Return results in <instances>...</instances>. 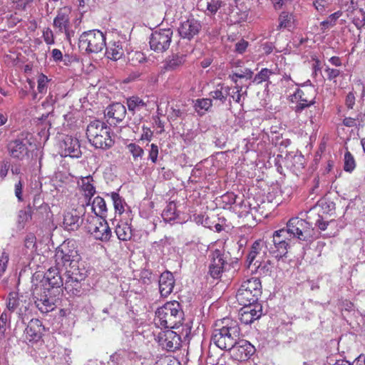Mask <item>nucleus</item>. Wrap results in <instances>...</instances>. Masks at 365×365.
<instances>
[{
    "label": "nucleus",
    "mask_w": 365,
    "mask_h": 365,
    "mask_svg": "<svg viewBox=\"0 0 365 365\" xmlns=\"http://www.w3.org/2000/svg\"><path fill=\"white\" fill-rule=\"evenodd\" d=\"M78 44L87 53H98L106 46V36L98 29L85 31L80 36Z\"/></svg>",
    "instance_id": "nucleus-7"
},
{
    "label": "nucleus",
    "mask_w": 365,
    "mask_h": 365,
    "mask_svg": "<svg viewBox=\"0 0 365 365\" xmlns=\"http://www.w3.org/2000/svg\"><path fill=\"white\" fill-rule=\"evenodd\" d=\"M212 106V100L210 98L197 99L195 103V108L197 113L201 110L207 111Z\"/></svg>",
    "instance_id": "nucleus-42"
},
{
    "label": "nucleus",
    "mask_w": 365,
    "mask_h": 365,
    "mask_svg": "<svg viewBox=\"0 0 365 365\" xmlns=\"http://www.w3.org/2000/svg\"><path fill=\"white\" fill-rule=\"evenodd\" d=\"M226 263L223 255L219 250H215L211 255V262L209 265V274L214 279H218L224 270Z\"/></svg>",
    "instance_id": "nucleus-15"
},
{
    "label": "nucleus",
    "mask_w": 365,
    "mask_h": 365,
    "mask_svg": "<svg viewBox=\"0 0 365 365\" xmlns=\"http://www.w3.org/2000/svg\"><path fill=\"white\" fill-rule=\"evenodd\" d=\"M346 106L349 109H352L355 104V96L352 92H349L346 97L345 101Z\"/></svg>",
    "instance_id": "nucleus-59"
},
{
    "label": "nucleus",
    "mask_w": 365,
    "mask_h": 365,
    "mask_svg": "<svg viewBox=\"0 0 365 365\" xmlns=\"http://www.w3.org/2000/svg\"><path fill=\"white\" fill-rule=\"evenodd\" d=\"M43 38L48 45H53L55 43L53 32L50 28H46L43 31Z\"/></svg>",
    "instance_id": "nucleus-50"
},
{
    "label": "nucleus",
    "mask_w": 365,
    "mask_h": 365,
    "mask_svg": "<svg viewBox=\"0 0 365 365\" xmlns=\"http://www.w3.org/2000/svg\"><path fill=\"white\" fill-rule=\"evenodd\" d=\"M93 178L91 176L82 178L78 185L81 187V191L83 192L86 199L88 200L86 205H90V201L92 197L96 193V189L92 184Z\"/></svg>",
    "instance_id": "nucleus-28"
},
{
    "label": "nucleus",
    "mask_w": 365,
    "mask_h": 365,
    "mask_svg": "<svg viewBox=\"0 0 365 365\" xmlns=\"http://www.w3.org/2000/svg\"><path fill=\"white\" fill-rule=\"evenodd\" d=\"M325 73H327L328 79L331 81L335 79L341 73L339 70L329 67L325 69Z\"/></svg>",
    "instance_id": "nucleus-57"
},
{
    "label": "nucleus",
    "mask_w": 365,
    "mask_h": 365,
    "mask_svg": "<svg viewBox=\"0 0 365 365\" xmlns=\"http://www.w3.org/2000/svg\"><path fill=\"white\" fill-rule=\"evenodd\" d=\"M326 4L327 2L325 0H316L314 2L315 9L319 12H323L324 11Z\"/></svg>",
    "instance_id": "nucleus-60"
},
{
    "label": "nucleus",
    "mask_w": 365,
    "mask_h": 365,
    "mask_svg": "<svg viewBox=\"0 0 365 365\" xmlns=\"http://www.w3.org/2000/svg\"><path fill=\"white\" fill-rule=\"evenodd\" d=\"M48 82H49L48 78L44 74L41 73L40 75L38 76V78H37V83H38L37 89H38V93H45L46 92L47 88H48Z\"/></svg>",
    "instance_id": "nucleus-46"
},
{
    "label": "nucleus",
    "mask_w": 365,
    "mask_h": 365,
    "mask_svg": "<svg viewBox=\"0 0 365 365\" xmlns=\"http://www.w3.org/2000/svg\"><path fill=\"white\" fill-rule=\"evenodd\" d=\"M126 105L129 113L133 115H137L139 119L142 118V113L148 111V104L138 96H131L126 100Z\"/></svg>",
    "instance_id": "nucleus-20"
},
{
    "label": "nucleus",
    "mask_w": 365,
    "mask_h": 365,
    "mask_svg": "<svg viewBox=\"0 0 365 365\" xmlns=\"http://www.w3.org/2000/svg\"><path fill=\"white\" fill-rule=\"evenodd\" d=\"M158 146L154 143H152L150 145V149L148 151V159L150 160L153 163H155L158 160Z\"/></svg>",
    "instance_id": "nucleus-52"
},
{
    "label": "nucleus",
    "mask_w": 365,
    "mask_h": 365,
    "mask_svg": "<svg viewBox=\"0 0 365 365\" xmlns=\"http://www.w3.org/2000/svg\"><path fill=\"white\" fill-rule=\"evenodd\" d=\"M289 0H272L274 7L275 9H281L284 6H287V4Z\"/></svg>",
    "instance_id": "nucleus-61"
},
{
    "label": "nucleus",
    "mask_w": 365,
    "mask_h": 365,
    "mask_svg": "<svg viewBox=\"0 0 365 365\" xmlns=\"http://www.w3.org/2000/svg\"><path fill=\"white\" fill-rule=\"evenodd\" d=\"M355 167L356 162L354 156L349 151H346L344 154V170L351 173L354 170Z\"/></svg>",
    "instance_id": "nucleus-41"
},
{
    "label": "nucleus",
    "mask_w": 365,
    "mask_h": 365,
    "mask_svg": "<svg viewBox=\"0 0 365 365\" xmlns=\"http://www.w3.org/2000/svg\"><path fill=\"white\" fill-rule=\"evenodd\" d=\"M107 137L105 135H100L99 137H96L94 139L89 140V142L96 148L106 150L111 148L114 144V140L110 136V130L106 132Z\"/></svg>",
    "instance_id": "nucleus-30"
},
{
    "label": "nucleus",
    "mask_w": 365,
    "mask_h": 365,
    "mask_svg": "<svg viewBox=\"0 0 365 365\" xmlns=\"http://www.w3.org/2000/svg\"><path fill=\"white\" fill-rule=\"evenodd\" d=\"M126 108L120 103H115L108 106L105 110V116L110 125L121 123L126 116Z\"/></svg>",
    "instance_id": "nucleus-13"
},
{
    "label": "nucleus",
    "mask_w": 365,
    "mask_h": 365,
    "mask_svg": "<svg viewBox=\"0 0 365 365\" xmlns=\"http://www.w3.org/2000/svg\"><path fill=\"white\" fill-rule=\"evenodd\" d=\"M342 13L341 11H336L332 14H331L328 19L330 21V26H333L335 24L336 21L341 16Z\"/></svg>",
    "instance_id": "nucleus-62"
},
{
    "label": "nucleus",
    "mask_w": 365,
    "mask_h": 365,
    "mask_svg": "<svg viewBox=\"0 0 365 365\" xmlns=\"http://www.w3.org/2000/svg\"><path fill=\"white\" fill-rule=\"evenodd\" d=\"M106 56L113 61L120 59L123 56V48L120 41H110L106 47Z\"/></svg>",
    "instance_id": "nucleus-29"
},
{
    "label": "nucleus",
    "mask_w": 365,
    "mask_h": 365,
    "mask_svg": "<svg viewBox=\"0 0 365 365\" xmlns=\"http://www.w3.org/2000/svg\"><path fill=\"white\" fill-rule=\"evenodd\" d=\"M79 213L76 210L66 211L63 215V225L68 231H74L78 229L81 225Z\"/></svg>",
    "instance_id": "nucleus-21"
},
{
    "label": "nucleus",
    "mask_w": 365,
    "mask_h": 365,
    "mask_svg": "<svg viewBox=\"0 0 365 365\" xmlns=\"http://www.w3.org/2000/svg\"><path fill=\"white\" fill-rule=\"evenodd\" d=\"M359 0H339V4L342 9L349 11L354 9Z\"/></svg>",
    "instance_id": "nucleus-51"
},
{
    "label": "nucleus",
    "mask_w": 365,
    "mask_h": 365,
    "mask_svg": "<svg viewBox=\"0 0 365 365\" xmlns=\"http://www.w3.org/2000/svg\"><path fill=\"white\" fill-rule=\"evenodd\" d=\"M273 72L268 68H262L254 78L253 82L259 84L269 79Z\"/></svg>",
    "instance_id": "nucleus-44"
},
{
    "label": "nucleus",
    "mask_w": 365,
    "mask_h": 365,
    "mask_svg": "<svg viewBox=\"0 0 365 365\" xmlns=\"http://www.w3.org/2000/svg\"><path fill=\"white\" fill-rule=\"evenodd\" d=\"M31 217L32 211L29 206L26 209L19 210L16 220L18 228L24 229L26 223L31 220Z\"/></svg>",
    "instance_id": "nucleus-37"
},
{
    "label": "nucleus",
    "mask_w": 365,
    "mask_h": 365,
    "mask_svg": "<svg viewBox=\"0 0 365 365\" xmlns=\"http://www.w3.org/2000/svg\"><path fill=\"white\" fill-rule=\"evenodd\" d=\"M273 264L270 260H260L249 267L252 272L257 273L261 277L270 276L273 270Z\"/></svg>",
    "instance_id": "nucleus-26"
},
{
    "label": "nucleus",
    "mask_w": 365,
    "mask_h": 365,
    "mask_svg": "<svg viewBox=\"0 0 365 365\" xmlns=\"http://www.w3.org/2000/svg\"><path fill=\"white\" fill-rule=\"evenodd\" d=\"M65 269L64 290L69 295H78L81 292V282L87 277V270L80 261Z\"/></svg>",
    "instance_id": "nucleus-4"
},
{
    "label": "nucleus",
    "mask_w": 365,
    "mask_h": 365,
    "mask_svg": "<svg viewBox=\"0 0 365 365\" xmlns=\"http://www.w3.org/2000/svg\"><path fill=\"white\" fill-rule=\"evenodd\" d=\"M22 189H23V182L20 178L18 182L15 184V195L17 197L19 202L23 201L22 197Z\"/></svg>",
    "instance_id": "nucleus-55"
},
{
    "label": "nucleus",
    "mask_w": 365,
    "mask_h": 365,
    "mask_svg": "<svg viewBox=\"0 0 365 365\" xmlns=\"http://www.w3.org/2000/svg\"><path fill=\"white\" fill-rule=\"evenodd\" d=\"M315 91L313 87L304 86L298 88L292 97V101H297L294 110L296 113H301L305 108L313 105L315 101Z\"/></svg>",
    "instance_id": "nucleus-10"
},
{
    "label": "nucleus",
    "mask_w": 365,
    "mask_h": 365,
    "mask_svg": "<svg viewBox=\"0 0 365 365\" xmlns=\"http://www.w3.org/2000/svg\"><path fill=\"white\" fill-rule=\"evenodd\" d=\"M55 263L58 268L66 269L69 265L79 262L81 259L74 242L64 241L55 251Z\"/></svg>",
    "instance_id": "nucleus-6"
},
{
    "label": "nucleus",
    "mask_w": 365,
    "mask_h": 365,
    "mask_svg": "<svg viewBox=\"0 0 365 365\" xmlns=\"http://www.w3.org/2000/svg\"><path fill=\"white\" fill-rule=\"evenodd\" d=\"M24 303L23 296L20 297L17 292H11L8 296L6 307L11 312L17 310L22 312L23 307L25 309H26V307L24 306Z\"/></svg>",
    "instance_id": "nucleus-32"
},
{
    "label": "nucleus",
    "mask_w": 365,
    "mask_h": 365,
    "mask_svg": "<svg viewBox=\"0 0 365 365\" xmlns=\"http://www.w3.org/2000/svg\"><path fill=\"white\" fill-rule=\"evenodd\" d=\"M86 228L96 239L103 242L110 240L112 232L107 221L99 216H91L87 218Z\"/></svg>",
    "instance_id": "nucleus-8"
},
{
    "label": "nucleus",
    "mask_w": 365,
    "mask_h": 365,
    "mask_svg": "<svg viewBox=\"0 0 365 365\" xmlns=\"http://www.w3.org/2000/svg\"><path fill=\"white\" fill-rule=\"evenodd\" d=\"M9 167L10 166H9V164L8 162L3 163L1 170H0L1 178H4L6 176L8 171L9 170Z\"/></svg>",
    "instance_id": "nucleus-63"
},
{
    "label": "nucleus",
    "mask_w": 365,
    "mask_h": 365,
    "mask_svg": "<svg viewBox=\"0 0 365 365\" xmlns=\"http://www.w3.org/2000/svg\"><path fill=\"white\" fill-rule=\"evenodd\" d=\"M176 211L177 207L175 203L174 202H169L163 212L162 217L163 220L166 222H171L175 220L178 217Z\"/></svg>",
    "instance_id": "nucleus-39"
},
{
    "label": "nucleus",
    "mask_w": 365,
    "mask_h": 365,
    "mask_svg": "<svg viewBox=\"0 0 365 365\" xmlns=\"http://www.w3.org/2000/svg\"><path fill=\"white\" fill-rule=\"evenodd\" d=\"M60 269H61L56 266L55 267H51L46 273V279L52 287H60L61 286L64 287L65 277H63L60 274Z\"/></svg>",
    "instance_id": "nucleus-25"
},
{
    "label": "nucleus",
    "mask_w": 365,
    "mask_h": 365,
    "mask_svg": "<svg viewBox=\"0 0 365 365\" xmlns=\"http://www.w3.org/2000/svg\"><path fill=\"white\" fill-rule=\"evenodd\" d=\"M153 273L148 269H144L140 273V279L143 284H150L153 281Z\"/></svg>",
    "instance_id": "nucleus-53"
},
{
    "label": "nucleus",
    "mask_w": 365,
    "mask_h": 365,
    "mask_svg": "<svg viewBox=\"0 0 365 365\" xmlns=\"http://www.w3.org/2000/svg\"><path fill=\"white\" fill-rule=\"evenodd\" d=\"M227 351L233 359L237 361H246L255 352V348L248 341L239 339L237 343Z\"/></svg>",
    "instance_id": "nucleus-11"
},
{
    "label": "nucleus",
    "mask_w": 365,
    "mask_h": 365,
    "mask_svg": "<svg viewBox=\"0 0 365 365\" xmlns=\"http://www.w3.org/2000/svg\"><path fill=\"white\" fill-rule=\"evenodd\" d=\"M200 29L201 24L199 21L189 19L181 23L178 32L181 37L190 40L199 33Z\"/></svg>",
    "instance_id": "nucleus-16"
},
{
    "label": "nucleus",
    "mask_w": 365,
    "mask_h": 365,
    "mask_svg": "<svg viewBox=\"0 0 365 365\" xmlns=\"http://www.w3.org/2000/svg\"><path fill=\"white\" fill-rule=\"evenodd\" d=\"M173 34V32L171 29H159L153 31L149 41L150 48L158 53L167 51L170 46Z\"/></svg>",
    "instance_id": "nucleus-9"
},
{
    "label": "nucleus",
    "mask_w": 365,
    "mask_h": 365,
    "mask_svg": "<svg viewBox=\"0 0 365 365\" xmlns=\"http://www.w3.org/2000/svg\"><path fill=\"white\" fill-rule=\"evenodd\" d=\"M352 21L357 29H361L365 25V13L362 9L356 11Z\"/></svg>",
    "instance_id": "nucleus-45"
},
{
    "label": "nucleus",
    "mask_w": 365,
    "mask_h": 365,
    "mask_svg": "<svg viewBox=\"0 0 365 365\" xmlns=\"http://www.w3.org/2000/svg\"><path fill=\"white\" fill-rule=\"evenodd\" d=\"M162 344L168 351H174L180 347V336L175 332L168 330L165 334V339Z\"/></svg>",
    "instance_id": "nucleus-33"
},
{
    "label": "nucleus",
    "mask_w": 365,
    "mask_h": 365,
    "mask_svg": "<svg viewBox=\"0 0 365 365\" xmlns=\"http://www.w3.org/2000/svg\"><path fill=\"white\" fill-rule=\"evenodd\" d=\"M10 317L6 312H3L0 316V339L4 337V334L6 330V322Z\"/></svg>",
    "instance_id": "nucleus-48"
},
{
    "label": "nucleus",
    "mask_w": 365,
    "mask_h": 365,
    "mask_svg": "<svg viewBox=\"0 0 365 365\" xmlns=\"http://www.w3.org/2000/svg\"><path fill=\"white\" fill-rule=\"evenodd\" d=\"M230 88L228 87L225 88V93L220 89H216L212 92H210V96L215 100H219L222 103H225L227 98V96L229 93Z\"/></svg>",
    "instance_id": "nucleus-47"
},
{
    "label": "nucleus",
    "mask_w": 365,
    "mask_h": 365,
    "mask_svg": "<svg viewBox=\"0 0 365 365\" xmlns=\"http://www.w3.org/2000/svg\"><path fill=\"white\" fill-rule=\"evenodd\" d=\"M186 55L174 54L169 56L165 63L167 71H175L180 68L185 62Z\"/></svg>",
    "instance_id": "nucleus-34"
},
{
    "label": "nucleus",
    "mask_w": 365,
    "mask_h": 365,
    "mask_svg": "<svg viewBox=\"0 0 365 365\" xmlns=\"http://www.w3.org/2000/svg\"><path fill=\"white\" fill-rule=\"evenodd\" d=\"M183 316L180 303L170 301L157 309L154 322L161 329H175L182 324Z\"/></svg>",
    "instance_id": "nucleus-3"
},
{
    "label": "nucleus",
    "mask_w": 365,
    "mask_h": 365,
    "mask_svg": "<svg viewBox=\"0 0 365 365\" xmlns=\"http://www.w3.org/2000/svg\"><path fill=\"white\" fill-rule=\"evenodd\" d=\"M35 237L34 235H28L25 240V245L27 248L34 247L35 245Z\"/></svg>",
    "instance_id": "nucleus-64"
},
{
    "label": "nucleus",
    "mask_w": 365,
    "mask_h": 365,
    "mask_svg": "<svg viewBox=\"0 0 365 365\" xmlns=\"http://www.w3.org/2000/svg\"><path fill=\"white\" fill-rule=\"evenodd\" d=\"M35 298L36 306L42 313L49 312L54 309V299L52 297H49L46 291L43 292V294H41L40 296H35Z\"/></svg>",
    "instance_id": "nucleus-24"
},
{
    "label": "nucleus",
    "mask_w": 365,
    "mask_h": 365,
    "mask_svg": "<svg viewBox=\"0 0 365 365\" xmlns=\"http://www.w3.org/2000/svg\"><path fill=\"white\" fill-rule=\"evenodd\" d=\"M264 248V242L261 240H257L252 244L247 255L248 267H251L255 262H259L264 259V257L266 255V250Z\"/></svg>",
    "instance_id": "nucleus-19"
},
{
    "label": "nucleus",
    "mask_w": 365,
    "mask_h": 365,
    "mask_svg": "<svg viewBox=\"0 0 365 365\" xmlns=\"http://www.w3.org/2000/svg\"><path fill=\"white\" fill-rule=\"evenodd\" d=\"M211 341L222 350H228L235 346L240 336L238 322L230 318H224L216 324Z\"/></svg>",
    "instance_id": "nucleus-2"
},
{
    "label": "nucleus",
    "mask_w": 365,
    "mask_h": 365,
    "mask_svg": "<svg viewBox=\"0 0 365 365\" xmlns=\"http://www.w3.org/2000/svg\"><path fill=\"white\" fill-rule=\"evenodd\" d=\"M247 46L248 42L242 39L235 44V51L242 54L246 51Z\"/></svg>",
    "instance_id": "nucleus-58"
},
{
    "label": "nucleus",
    "mask_w": 365,
    "mask_h": 365,
    "mask_svg": "<svg viewBox=\"0 0 365 365\" xmlns=\"http://www.w3.org/2000/svg\"><path fill=\"white\" fill-rule=\"evenodd\" d=\"M8 149L10 155L15 158L21 159L27 151L26 144L20 140H15L9 143Z\"/></svg>",
    "instance_id": "nucleus-31"
},
{
    "label": "nucleus",
    "mask_w": 365,
    "mask_h": 365,
    "mask_svg": "<svg viewBox=\"0 0 365 365\" xmlns=\"http://www.w3.org/2000/svg\"><path fill=\"white\" fill-rule=\"evenodd\" d=\"M126 149L132 155L135 162L142 160L144 155V150L139 145L134 143H130L126 145Z\"/></svg>",
    "instance_id": "nucleus-40"
},
{
    "label": "nucleus",
    "mask_w": 365,
    "mask_h": 365,
    "mask_svg": "<svg viewBox=\"0 0 365 365\" xmlns=\"http://www.w3.org/2000/svg\"><path fill=\"white\" fill-rule=\"evenodd\" d=\"M159 291L163 297H168L173 291L175 279L172 272L165 271L161 274L158 281Z\"/></svg>",
    "instance_id": "nucleus-17"
},
{
    "label": "nucleus",
    "mask_w": 365,
    "mask_h": 365,
    "mask_svg": "<svg viewBox=\"0 0 365 365\" xmlns=\"http://www.w3.org/2000/svg\"><path fill=\"white\" fill-rule=\"evenodd\" d=\"M239 312V319L245 324H250L262 315V307L260 304L242 305Z\"/></svg>",
    "instance_id": "nucleus-12"
},
{
    "label": "nucleus",
    "mask_w": 365,
    "mask_h": 365,
    "mask_svg": "<svg viewBox=\"0 0 365 365\" xmlns=\"http://www.w3.org/2000/svg\"><path fill=\"white\" fill-rule=\"evenodd\" d=\"M153 135V131L147 127H143V133L140 136L141 140L150 141Z\"/></svg>",
    "instance_id": "nucleus-56"
},
{
    "label": "nucleus",
    "mask_w": 365,
    "mask_h": 365,
    "mask_svg": "<svg viewBox=\"0 0 365 365\" xmlns=\"http://www.w3.org/2000/svg\"><path fill=\"white\" fill-rule=\"evenodd\" d=\"M70 11L66 8L60 9L53 19V26L63 33V30L69 29L70 26Z\"/></svg>",
    "instance_id": "nucleus-23"
},
{
    "label": "nucleus",
    "mask_w": 365,
    "mask_h": 365,
    "mask_svg": "<svg viewBox=\"0 0 365 365\" xmlns=\"http://www.w3.org/2000/svg\"><path fill=\"white\" fill-rule=\"evenodd\" d=\"M61 155L71 158H79L81 155L78 139L66 135L60 143Z\"/></svg>",
    "instance_id": "nucleus-14"
},
{
    "label": "nucleus",
    "mask_w": 365,
    "mask_h": 365,
    "mask_svg": "<svg viewBox=\"0 0 365 365\" xmlns=\"http://www.w3.org/2000/svg\"><path fill=\"white\" fill-rule=\"evenodd\" d=\"M199 6L207 16L215 15L223 5L221 0H200Z\"/></svg>",
    "instance_id": "nucleus-27"
},
{
    "label": "nucleus",
    "mask_w": 365,
    "mask_h": 365,
    "mask_svg": "<svg viewBox=\"0 0 365 365\" xmlns=\"http://www.w3.org/2000/svg\"><path fill=\"white\" fill-rule=\"evenodd\" d=\"M91 210L94 212V216H99L103 217V215L106 212V204L103 198L98 196L95 197L91 204Z\"/></svg>",
    "instance_id": "nucleus-35"
},
{
    "label": "nucleus",
    "mask_w": 365,
    "mask_h": 365,
    "mask_svg": "<svg viewBox=\"0 0 365 365\" xmlns=\"http://www.w3.org/2000/svg\"><path fill=\"white\" fill-rule=\"evenodd\" d=\"M312 225L299 217L291 218L287 223V227L274 232L272 242L279 254L277 257H282L290 247L292 240H307L312 236Z\"/></svg>",
    "instance_id": "nucleus-1"
},
{
    "label": "nucleus",
    "mask_w": 365,
    "mask_h": 365,
    "mask_svg": "<svg viewBox=\"0 0 365 365\" xmlns=\"http://www.w3.org/2000/svg\"><path fill=\"white\" fill-rule=\"evenodd\" d=\"M8 262H9L8 255H6L5 253H3L0 256V277L4 274V273L5 272L6 269Z\"/></svg>",
    "instance_id": "nucleus-54"
},
{
    "label": "nucleus",
    "mask_w": 365,
    "mask_h": 365,
    "mask_svg": "<svg viewBox=\"0 0 365 365\" xmlns=\"http://www.w3.org/2000/svg\"><path fill=\"white\" fill-rule=\"evenodd\" d=\"M108 130H110L109 127H108L105 123L101 122L98 120H95L89 123L86 130V135L88 140L94 139L96 137H99L100 135H105V137H107L106 135V132Z\"/></svg>",
    "instance_id": "nucleus-22"
},
{
    "label": "nucleus",
    "mask_w": 365,
    "mask_h": 365,
    "mask_svg": "<svg viewBox=\"0 0 365 365\" xmlns=\"http://www.w3.org/2000/svg\"><path fill=\"white\" fill-rule=\"evenodd\" d=\"M252 75H253V72L250 68H246L242 73H234L233 75L230 76V78H231V80L232 81H234L235 83H237V78H246L250 79V78H252Z\"/></svg>",
    "instance_id": "nucleus-49"
},
{
    "label": "nucleus",
    "mask_w": 365,
    "mask_h": 365,
    "mask_svg": "<svg viewBox=\"0 0 365 365\" xmlns=\"http://www.w3.org/2000/svg\"><path fill=\"white\" fill-rule=\"evenodd\" d=\"M131 228L130 225L125 222H122L117 225L115 233L118 238L122 241H127L132 237Z\"/></svg>",
    "instance_id": "nucleus-36"
},
{
    "label": "nucleus",
    "mask_w": 365,
    "mask_h": 365,
    "mask_svg": "<svg viewBox=\"0 0 365 365\" xmlns=\"http://www.w3.org/2000/svg\"><path fill=\"white\" fill-rule=\"evenodd\" d=\"M261 282L257 277H252L243 281L237 290L236 298L241 305L257 304L261 294Z\"/></svg>",
    "instance_id": "nucleus-5"
},
{
    "label": "nucleus",
    "mask_w": 365,
    "mask_h": 365,
    "mask_svg": "<svg viewBox=\"0 0 365 365\" xmlns=\"http://www.w3.org/2000/svg\"><path fill=\"white\" fill-rule=\"evenodd\" d=\"M43 330L41 322L38 319H32L24 330L26 339L29 341H37L41 338Z\"/></svg>",
    "instance_id": "nucleus-18"
},
{
    "label": "nucleus",
    "mask_w": 365,
    "mask_h": 365,
    "mask_svg": "<svg viewBox=\"0 0 365 365\" xmlns=\"http://www.w3.org/2000/svg\"><path fill=\"white\" fill-rule=\"evenodd\" d=\"M110 198L113 201L114 207L115 211H118L120 214L123 212L124 206H123V200L119 195L118 193L113 192L110 195Z\"/></svg>",
    "instance_id": "nucleus-43"
},
{
    "label": "nucleus",
    "mask_w": 365,
    "mask_h": 365,
    "mask_svg": "<svg viewBox=\"0 0 365 365\" xmlns=\"http://www.w3.org/2000/svg\"><path fill=\"white\" fill-rule=\"evenodd\" d=\"M294 21L295 19L292 13L283 11L279 17V28H284L289 30L293 28Z\"/></svg>",
    "instance_id": "nucleus-38"
}]
</instances>
